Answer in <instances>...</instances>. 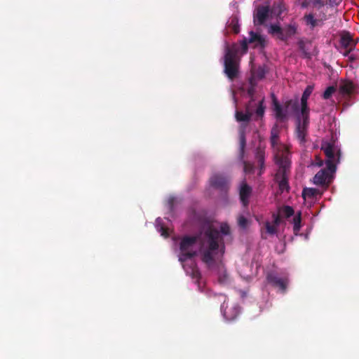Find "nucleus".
<instances>
[{"mask_svg": "<svg viewBox=\"0 0 359 359\" xmlns=\"http://www.w3.org/2000/svg\"><path fill=\"white\" fill-rule=\"evenodd\" d=\"M326 160L325 167L316 173V199L327 189L332 183L334 175L337 170V163L340 161L341 151L336 145V141L332 135L328 140H323L320 146Z\"/></svg>", "mask_w": 359, "mask_h": 359, "instance_id": "obj_1", "label": "nucleus"}, {"mask_svg": "<svg viewBox=\"0 0 359 359\" xmlns=\"http://www.w3.org/2000/svg\"><path fill=\"white\" fill-rule=\"evenodd\" d=\"M270 142L276 151L275 163L278 167L274 175V181L278 184L281 193L285 191H289L288 180L290 175L291 161L287 147L279 142V130L276 125L271 130Z\"/></svg>", "mask_w": 359, "mask_h": 359, "instance_id": "obj_2", "label": "nucleus"}, {"mask_svg": "<svg viewBox=\"0 0 359 359\" xmlns=\"http://www.w3.org/2000/svg\"><path fill=\"white\" fill-rule=\"evenodd\" d=\"M313 90V87L309 86L299 100L297 98L288 100L285 104V111L289 114L296 118L297 137L301 144L306 142V135L309 123V109L308 108L307 100Z\"/></svg>", "mask_w": 359, "mask_h": 359, "instance_id": "obj_3", "label": "nucleus"}, {"mask_svg": "<svg viewBox=\"0 0 359 359\" xmlns=\"http://www.w3.org/2000/svg\"><path fill=\"white\" fill-rule=\"evenodd\" d=\"M222 242L223 238L219 231L212 226H208L204 232H201V249L206 248L203 252L202 261L208 266L213 264V252L219 248V244Z\"/></svg>", "mask_w": 359, "mask_h": 359, "instance_id": "obj_4", "label": "nucleus"}, {"mask_svg": "<svg viewBox=\"0 0 359 359\" xmlns=\"http://www.w3.org/2000/svg\"><path fill=\"white\" fill-rule=\"evenodd\" d=\"M238 47L234 43L231 47L226 46L224 55V73L231 81L234 80L239 73V59L237 57Z\"/></svg>", "mask_w": 359, "mask_h": 359, "instance_id": "obj_5", "label": "nucleus"}, {"mask_svg": "<svg viewBox=\"0 0 359 359\" xmlns=\"http://www.w3.org/2000/svg\"><path fill=\"white\" fill-rule=\"evenodd\" d=\"M201 233L196 236H184L180 243V255L179 261L183 264L187 259H191L196 255V251L193 248L197 241L200 242Z\"/></svg>", "mask_w": 359, "mask_h": 359, "instance_id": "obj_6", "label": "nucleus"}, {"mask_svg": "<svg viewBox=\"0 0 359 359\" xmlns=\"http://www.w3.org/2000/svg\"><path fill=\"white\" fill-rule=\"evenodd\" d=\"M296 31L297 26L294 24L288 25L284 28H282L278 25L272 24L269 27V34L280 41H286L296 34Z\"/></svg>", "mask_w": 359, "mask_h": 359, "instance_id": "obj_7", "label": "nucleus"}, {"mask_svg": "<svg viewBox=\"0 0 359 359\" xmlns=\"http://www.w3.org/2000/svg\"><path fill=\"white\" fill-rule=\"evenodd\" d=\"M328 8L327 0H316V26L321 25L327 19Z\"/></svg>", "mask_w": 359, "mask_h": 359, "instance_id": "obj_8", "label": "nucleus"}, {"mask_svg": "<svg viewBox=\"0 0 359 359\" xmlns=\"http://www.w3.org/2000/svg\"><path fill=\"white\" fill-rule=\"evenodd\" d=\"M266 279L269 284L278 288L281 293L286 292L289 284V278L287 276L280 277L273 273H269Z\"/></svg>", "mask_w": 359, "mask_h": 359, "instance_id": "obj_9", "label": "nucleus"}, {"mask_svg": "<svg viewBox=\"0 0 359 359\" xmlns=\"http://www.w3.org/2000/svg\"><path fill=\"white\" fill-rule=\"evenodd\" d=\"M269 7L267 6H259L254 14V23L256 25H262L268 19L269 15Z\"/></svg>", "mask_w": 359, "mask_h": 359, "instance_id": "obj_10", "label": "nucleus"}, {"mask_svg": "<svg viewBox=\"0 0 359 359\" xmlns=\"http://www.w3.org/2000/svg\"><path fill=\"white\" fill-rule=\"evenodd\" d=\"M182 266L186 273L195 280L196 283H198L201 275L196 264L194 261H191L190 264H183Z\"/></svg>", "mask_w": 359, "mask_h": 359, "instance_id": "obj_11", "label": "nucleus"}, {"mask_svg": "<svg viewBox=\"0 0 359 359\" xmlns=\"http://www.w3.org/2000/svg\"><path fill=\"white\" fill-rule=\"evenodd\" d=\"M248 42L250 44H252L254 48H264L266 46L265 38L259 34H257L253 31L249 32Z\"/></svg>", "mask_w": 359, "mask_h": 359, "instance_id": "obj_12", "label": "nucleus"}, {"mask_svg": "<svg viewBox=\"0 0 359 359\" xmlns=\"http://www.w3.org/2000/svg\"><path fill=\"white\" fill-rule=\"evenodd\" d=\"M340 43L342 47L346 49V52L344 53V55L346 56L353 50L356 43L353 39L351 35L348 32H346L341 35Z\"/></svg>", "mask_w": 359, "mask_h": 359, "instance_id": "obj_13", "label": "nucleus"}, {"mask_svg": "<svg viewBox=\"0 0 359 359\" xmlns=\"http://www.w3.org/2000/svg\"><path fill=\"white\" fill-rule=\"evenodd\" d=\"M210 182L212 187L223 191L227 187L228 180L226 177L217 174L210 178Z\"/></svg>", "mask_w": 359, "mask_h": 359, "instance_id": "obj_14", "label": "nucleus"}, {"mask_svg": "<svg viewBox=\"0 0 359 359\" xmlns=\"http://www.w3.org/2000/svg\"><path fill=\"white\" fill-rule=\"evenodd\" d=\"M353 83L348 80H343L339 85V93L342 96H350L354 91Z\"/></svg>", "mask_w": 359, "mask_h": 359, "instance_id": "obj_15", "label": "nucleus"}, {"mask_svg": "<svg viewBox=\"0 0 359 359\" xmlns=\"http://www.w3.org/2000/svg\"><path fill=\"white\" fill-rule=\"evenodd\" d=\"M252 194V188L245 182H243L240 188V198L243 204L246 206L249 202V198Z\"/></svg>", "mask_w": 359, "mask_h": 359, "instance_id": "obj_16", "label": "nucleus"}, {"mask_svg": "<svg viewBox=\"0 0 359 359\" xmlns=\"http://www.w3.org/2000/svg\"><path fill=\"white\" fill-rule=\"evenodd\" d=\"M250 106H251L250 103H249L246 106V111H245V113H243L241 111H236L235 116H236V119L237 121H238V122H241V121L249 122L250 121V120L251 118V116L252 115V112L250 109Z\"/></svg>", "mask_w": 359, "mask_h": 359, "instance_id": "obj_17", "label": "nucleus"}, {"mask_svg": "<svg viewBox=\"0 0 359 359\" xmlns=\"http://www.w3.org/2000/svg\"><path fill=\"white\" fill-rule=\"evenodd\" d=\"M302 198L305 203L307 202L309 205H311L314 199V188H304L302 193Z\"/></svg>", "mask_w": 359, "mask_h": 359, "instance_id": "obj_18", "label": "nucleus"}, {"mask_svg": "<svg viewBox=\"0 0 359 359\" xmlns=\"http://www.w3.org/2000/svg\"><path fill=\"white\" fill-rule=\"evenodd\" d=\"M278 213L282 217L290 218L294 213L293 208L288 205H285L278 209Z\"/></svg>", "mask_w": 359, "mask_h": 359, "instance_id": "obj_19", "label": "nucleus"}, {"mask_svg": "<svg viewBox=\"0 0 359 359\" xmlns=\"http://www.w3.org/2000/svg\"><path fill=\"white\" fill-rule=\"evenodd\" d=\"M252 79L250 80V82L252 83V79H258L261 80L263 78H264L266 74V71L264 67H259L257 69L253 70L252 73Z\"/></svg>", "mask_w": 359, "mask_h": 359, "instance_id": "obj_20", "label": "nucleus"}, {"mask_svg": "<svg viewBox=\"0 0 359 359\" xmlns=\"http://www.w3.org/2000/svg\"><path fill=\"white\" fill-rule=\"evenodd\" d=\"M293 222V231L295 234H297L301 228V213L299 212L295 215L292 220Z\"/></svg>", "mask_w": 359, "mask_h": 359, "instance_id": "obj_21", "label": "nucleus"}, {"mask_svg": "<svg viewBox=\"0 0 359 359\" xmlns=\"http://www.w3.org/2000/svg\"><path fill=\"white\" fill-rule=\"evenodd\" d=\"M274 111L277 118L283 119L285 117L282 107L276 101H274Z\"/></svg>", "mask_w": 359, "mask_h": 359, "instance_id": "obj_22", "label": "nucleus"}, {"mask_svg": "<svg viewBox=\"0 0 359 359\" xmlns=\"http://www.w3.org/2000/svg\"><path fill=\"white\" fill-rule=\"evenodd\" d=\"M264 226L267 233L270 235H274L277 233L278 227L273 224H271L269 222H266Z\"/></svg>", "mask_w": 359, "mask_h": 359, "instance_id": "obj_23", "label": "nucleus"}, {"mask_svg": "<svg viewBox=\"0 0 359 359\" xmlns=\"http://www.w3.org/2000/svg\"><path fill=\"white\" fill-rule=\"evenodd\" d=\"M264 98L262 99L258 104V106L256 109L255 114L258 117H262L264 114L265 111V106L264 105Z\"/></svg>", "mask_w": 359, "mask_h": 359, "instance_id": "obj_24", "label": "nucleus"}, {"mask_svg": "<svg viewBox=\"0 0 359 359\" xmlns=\"http://www.w3.org/2000/svg\"><path fill=\"white\" fill-rule=\"evenodd\" d=\"M335 91L336 88L334 86H329L323 93V97L325 100L329 99Z\"/></svg>", "mask_w": 359, "mask_h": 359, "instance_id": "obj_25", "label": "nucleus"}, {"mask_svg": "<svg viewBox=\"0 0 359 359\" xmlns=\"http://www.w3.org/2000/svg\"><path fill=\"white\" fill-rule=\"evenodd\" d=\"M229 27L235 34H238L240 31L239 25L238 23L237 20L232 19L230 24Z\"/></svg>", "mask_w": 359, "mask_h": 359, "instance_id": "obj_26", "label": "nucleus"}, {"mask_svg": "<svg viewBox=\"0 0 359 359\" xmlns=\"http://www.w3.org/2000/svg\"><path fill=\"white\" fill-rule=\"evenodd\" d=\"M272 217L273 219V224L278 227L282 222V216L279 213H273Z\"/></svg>", "mask_w": 359, "mask_h": 359, "instance_id": "obj_27", "label": "nucleus"}, {"mask_svg": "<svg viewBox=\"0 0 359 359\" xmlns=\"http://www.w3.org/2000/svg\"><path fill=\"white\" fill-rule=\"evenodd\" d=\"M238 223L239 226L245 229L248 226V221L244 216H240L238 219Z\"/></svg>", "mask_w": 359, "mask_h": 359, "instance_id": "obj_28", "label": "nucleus"}, {"mask_svg": "<svg viewBox=\"0 0 359 359\" xmlns=\"http://www.w3.org/2000/svg\"><path fill=\"white\" fill-rule=\"evenodd\" d=\"M248 39H246V38H244L241 41V49H242V52L243 53H246L247 51H248Z\"/></svg>", "mask_w": 359, "mask_h": 359, "instance_id": "obj_29", "label": "nucleus"}, {"mask_svg": "<svg viewBox=\"0 0 359 359\" xmlns=\"http://www.w3.org/2000/svg\"><path fill=\"white\" fill-rule=\"evenodd\" d=\"M304 19L307 25H310L311 27H314V15L312 13L306 15Z\"/></svg>", "mask_w": 359, "mask_h": 359, "instance_id": "obj_30", "label": "nucleus"}, {"mask_svg": "<svg viewBox=\"0 0 359 359\" xmlns=\"http://www.w3.org/2000/svg\"><path fill=\"white\" fill-rule=\"evenodd\" d=\"M254 166L250 163L245 162L244 163V171L246 173H250L253 171Z\"/></svg>", "mask_w": 359, "mask_h": 359, "instance_id": "obj_31", "label": "nucleus"}, {"mask_svg": "<svg viewBox=\"0 0 359 359\" xmlns=\"http://www.w3.org/2000/svg\"><path fill=\"white\" fill-rule=\"evenodd\" d=\"M245 144H246L245 137L244 134H241V137H240V147H241V150L242 153L244 151Z\"/></svg>", "mask_w": 359, "mask_h": 359, "instance_id": "obj_32", "label": "nucleus"}, {"mask_svg": "<svg viewBox=\"0 0 359 359\" xmlns=\"http://www.w3.org/2000/svg\"><path fill=\"white\" fill-rule=\"evenodd\" d=\"M220 231L224 235H228L230 233V229L227 224H222L221 226Z\"/></svg>", "mask_w": 359, "mask_h": 359, "instance_id": "obj_33", "label": "nucleus"}, {"mask_svg": "<svg viewBox=\"0 0 359 359\" xmlns=\"http://www.w3.org/2000/svg\"><path fill=\"white\" fill-rule=\"evenodd\" d=\"M327 4L331 7L339 5L340 4V2L341 1V0H327Z\"/></svg>", "mask_w": 359, "mask_h": 359, "instance_id": "obj_34", "label": "nucleus"}, {"mask_svg": "<svg viewBox=\"0 0 359 359\" xmlns=\"http://www.w3.org/2000/svg\"><path fill=\"white\" fill-rule=\"evenodd\" d=\"M315 163H316V166H318V167H322L324 165L323 161L316 155Z\"/></svg>", "mask_w": 359, "mask_h": 359, "instance_id": "obj_35", "label": "nucleus"}, {"mask_svg": "<svg viewBox=\"0 0 359 359\" xmlns=\"http://www.w3.org/2000/svg\"><path fill=\"white\" fill-rule=\"evenodd\" d=\"M258 162L262 167L264 165V156L261 152L257 153Z\"/></svg>", "mask_w": 359, "mask_h": 359, "instance_id": "obj_36", "label": "nucleus"}, {"mask_svg": "<svg viewBox=\"0 0 359 359\" xmlns=\"http://www.w3.org/2000/svg\"><path fill=\"white\" fill-rule=\"evenodd\" d=\"M254 93H255V89L253 87H251L248 90V94L251 97V100L250 101L249 103H252V102L254 100H253V95H254Z\"/></svg>", "mask_w": 359, "mask_h": 359, "instance_id": "obj_37", "label": "nucleus"}, {"mask_svg": "<svg viewBox=\"0 0 359 359\" xmlns=\"http://www.w3.org/2000/svg\"><path fill=\"white\" fill-rule=\"evenodd\" d=\"M161 235L162 236H163L165 237L168 236V233L167 229H165V227L162 226V227H161Z\"/></svg>", "mask_w": 359, "mask_h": 359, "instance_id": "obj_38", "label": "nucleus"}, {"mask_svg": "<svg viewBox=\"0 0 359 359\" xmlns=\"http://www.w3.org/2000/svg\"><path fill=\"white\" fill-rule=\"evenodd\" d=\"M278 15H280V13L283 12V11H284L285 9V6L283 4H279L278 6Z\"/></svg>", "mask_w": 359, "mask_h": 359, "instance_id": "obj_39", "label": "nucleus"}, {"mask_svg": "<svg viewBox=\"0 0 359 359\" xmlns=\"http://www.w3.org/2000/svg\"><path fill=\"white\" fill-rule=\"evenodd\" d=\"M302 7H306L307 6V2L306 1H304L302 4Z\"/></svg>", "mask_w": 359, "mask_h": 359, "instance_id": "obj_40", "label": "nucleus"}, {"mask_svg": "<svg viewBox=\"0 0 359 359\" xmlns=\"http://www.w3.org/2000/svg\"><path fill=\"white\" fill-rule=\"evenodd\" d=\"M262 238L264 239H266V237H264L263 234H262Z\"/></svg>", "mask_w": 359, "mask_h": 359, "instance_id": "obj_41", "label": "nucleus"}]
</instances>
